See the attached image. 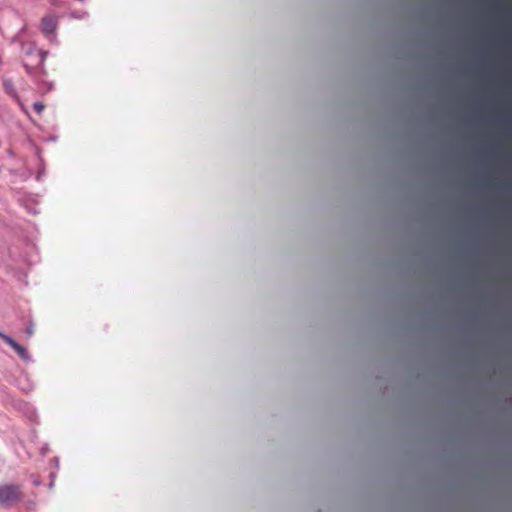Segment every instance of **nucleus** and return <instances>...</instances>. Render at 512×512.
Segmentation results:
<instances>
[{
  "mask_svg": "<svg viewBox=\"0 0 512 512\" xmlns=\"http://www.w3.org/2000/svg\"><path fill=\"white\" fill-rule=\"evenodd\" d=\"M33 108H34L36 113L41 114L44 111L45 106L41 102H35L33 104Z\"/></svg>",
  "mask_w": 512,
  "mask_h": 512,
  "instance_id": "nucleus-4",
  "label": "nucleus"
},
{
  "mask_svg": "<svg viewBox=\"0 0 512 512\" xmlns=\"http://www.w3.org/2000/svg\"><path fill=\"white\" fill-rule=\"evenodd\" d=\"M57 27V18L53 15H47L41 20V31L44 34H52Z\"/></svg>",
  "mask_w": 512,
  "mask_h": 512,
  "instance_id": "nucleus-3",
  "label": "nucleus"
},
{
  "mask_svg": "<svg viewBox=\"0 0 512 512\" xmlns=\"http://www.w3.org/2000/svg\"><path fill=\"white\" fill-rule=\"evenodd\" d=\"M26 333L28 336H32L33 333H34V330H33V327L32 326H29L26 328Z\"/></svg>",
  "mask_w": 512,
  "mask_h": 512,
  "instance_id": "nucleus-5",
  "label": "nucleus"
},
{
  "mask_svg": "<svg viewBox=\"0 0 512 512\" xmlns=\"http://www.w3.org/2000/svg\"><path fill=\"white\" fill-rule=\"evenodd\" d=\"M0 338L8 344L23 360L29 359L27 350L20 344H18L13 338L0 331Z\"/></svg>",
  "mask_w": 512,
  "mask_h": 512,
  "instance_id": "nucleus-2",
  "label": "nucleus"
},
{
  "mask_svg": "<svg viewBox=\"0 0 512 512\" xmlns=\"http://www.w3.org/2000/svg\"><path fill=\"white\" fill-rule=\"evenodd\" d=\"M23 498L21 487L13 484L0 486V504L3 506H12Z\"/></svg>",
  "mask_w": 512,
  "mask_h": 512,
  "instance_id": "nucleus-1",
  "label": "nucleus"
}]
</instances>
